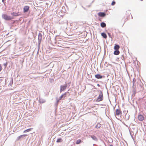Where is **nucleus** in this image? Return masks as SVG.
<instances>
[{"label":"nucleus","mask_w":146,"mask_h":146,"mask_svg":"<svg viewBox=\"0 0 146 146\" xmlns=\"http://www.w3.org/2000/svg\"><path fill=\"white\" fill-rule=\"evenodd\" d=\"M2 17L3 19L7 21L10 20L14 19L13 16H9L6 14L2 15Z\"/></svg>","instance_id":"1"},{"label":"nucleus","mask_w":146,"mask_h":146,"mask_svg":"<svg viewBox=\"0 0 146 146\" xmlns=\"http://www.w3.org/2000/svg\"><path fill=\"white\" fill-rule=\"evenodd\" d=\"M103 99V96L102 93L101 92L99 94V96L96 100V101L99 102L102 101Z\"/></svg>","instance_id":"2"},{"label":"nucleus","mask_w":146,"mask_h":146,"mask_svg":"<svg viewBox=\"0 0 146 146\" xmlns=\"http://www.w3.org/2000/svg\"><path fill=\"white\" fill-rule=\"evenodd\" d=\"M138 119L140 121H142L144 120V117L141 114H139L138 116Z\"/></svg>","instance_id":"3"},{"label":"nucleus","mask_w":146,"mask_h":146,"mask_svg":"<svg viewBox=\"0 0 146 146\" xmlns=\"http://www.w3.org/2000/svg\"><path fill=\"white\" fill-rule=\"evenodd\" d=\"M121 114V112L120 109H117L116 110L115 115H119Z\"/></svg>","instance_id":"4"},{"label":"nucleus","mask_w":146,"mask_h":146,"mask_svg":"<svg viewBox=\"0 0 146 146\" xmlns=\"http://www.w3.org/2000/svg\"><path fill=\"white\" fill-rule=\"evenodd\" d=\"M11 15H12V16H13V17H17L20 15V14L19 12L15 13V12H13L11 13Z\"/></svg>","instance_id":"5"},{"label":"nucleus","mask_w":146,"mask_h":146,"mask_svg":"<svg viewBox=\"0 0 146 146\" xmlns=\"http://www.w3.org/2000/svg\"><path fill=\"white\" fill-rule=\"evenodd\" d=\"M29 7L28 6H25L23 9L24 12L26 13L28 12L29 10Z\"/></svg>","instance_id":"6"},{"label":"nucleus","mask_w":146,"mask_h":146,"mask_svg":"<svg viewBox=\"0 0 146 146\" xmlns=\"http://www.w3.org/2000/svg\"><path fill=\"white\" fill-rule=\"evenodd\" d=\"M67 87L66 85L64 86H60V92L64 91L65 90Z\"/></svg>","instance_id":"7"},{"label":"nucleus","mask_w":146,"mask_h":146,"mask_svg":"<svg viewBox=\"0 0 146 146\" xmlns=\"http://www.w3.org/2000/svg\"><path fill=\"white\" fill-rule=\"evenodd\" d=\"M27 134H24V135H21L19 137H18L17 139V140L18 141L20 140V139L22 138H23L25 136H27Z\"/></svg>","instance_id":"8"},{"label":"nucleus","mask_w":146,"mask_h":146,"mask_svg":"<svg viewBox=\"0 0 146 146\" xmlns=\"http://www.w3.org/2000/svg\"><path fill=\"white\" fill-rule=\"evenodd\" d=\"M95 76L96 78L98 79H101L102 78V76L99 74H97L95 75Z\"/></svg>","instance_id":"9"},{"label":"nucleus","mask_w":146,"mask_h":146,"mask_svg":"<svg viewBox=\"0 0 146 146\" xmlns=\"http://www.w3.org/2000/svg\"><path fill=\"white\" fill-rule=\"evenodd\" d=\"M66 92H65L63 94H62L60 97V100H61L63 98H65L66 96Z\"/></svg>","instance_id":"10"},{"label":"nucleus","mask_w":146,"mask_h":146,"mask_svg":"<svg viewBox=\"0 0 146 146\" xmlns=\"http://www.w3.org/2000/svg\"><path fill=\"white\" fill-rule=\"evenodd\" d=\"M98 15L101 17H104L105 16V14L104 13L100 12L98 13Z\"/></svg>","instance_id":"11"},{"label":"nucleus","mask_w":146,"mask_h":146,"mask_svg":"<svg viewBox=\"0 0 146 146\" xmlns=\"http://www.w3.org/2000/svg\"><path fill=\"white\" fill-rule=\"evenodd\" d=\"M120 47L119 45L115 44L114 48L115 50H117Z\"/></svg>","instance_id":"12"},{"label":"nucleus","mask_w":146,"mask_h":146,"mask_svg":"<svg viewBox=\"0 0 146 146\" xmlns=\"http://www.w3.org/2000/svg\"><path fill=\"white\" fill-rule=\"evenodd\" d=\"M38 39L40 40H41L42 39V35L41 33H39L38 34Z\"/></svg>","instance_id":"13"},{"label":"nucleus","mask_w":146,"mask_h":146,"mask_svg":"<svg viewBox=\"0 0 146 146\" xmlns=\"http://www.w3.org/2000/svg\"><path fill=\"white\" fill-rule=\"evenodd\" d=\"M101 35L104 38H106L107 37L106 35L104 33H101Z\"/></svg>","instance_id":"14"},{"label":"nucleus","mask_w":146,"mask_h":146,"mask_svg":"<svg viewBox=\"0 0 146 146\" xmlns=\"http://www.w3.org/2000/svg\"><path fill=\"white\" fill-rule=\"evenodd\" d=\"M120 53V52L119 50H116L114 52V54L115 55H118Z\"/></svg>","instance_id":"15"},{"label":"nucleus","mask_w":146,"mask_h":146,"mask_svg":"<svg viewBox=\"0 0 146 146\" xmlns=\"http://www.w3.org/2000/svg\"><path fill=\"white\" fill-rule=\"evenodd\" d=\"M101 26L102 27H106V24L104 22H102L100 24Z\"/></svg>","instance_id":"16"},{"label":"nucleus","mask_w":146,"mask_h":146,"mask_svg":"<svg viewBox=\"0 0 146 146\" xmlns=\"http://www.w3.org/2000/svg\"><path fill=\"white\" fill-rule=\"evenodd\" d=\"M62 141V140L61 138L58 139L56 141V142L57 143L61 142Z\"/></svg>","instance_id":"17"},{"label":"nucleus","mask_w":146,"mask_h":146,"mask_svg":"<svg viewBox=\"0 0 146 146\" xmlns=\"http://www.w3.org/2000/svg\"><path fill=\"white\" fill-rule=\"evenodd\" d=\"M33 129V128H29V129H28L25 130L23 132L24 133H25V132H28L29 131H31L32 129Z\"/></svg>","instance_id":"18"},{"label":"nucleus","mask_w":146,"mask_h":146,"mask_svg":"<svg viewBox=\"0 0 146 146\" xmlns=\"http://www.w3.org/2000/svg\"><path fill=\"white\" fill-rule=\"evenodd\" d=\"M91 138L94 140H97V138L94 135H92L91 136Z\"/></svg>","instance_id":"19"},{"label":"nucleus","mask_w":146,"mask_h":146,"mask_svg":"<svg viewBox=\"0 0 146 146\" xmlns=\"http://www.w3.org/2000/svg\"><path fill=\"white\" fill-rule=\"evenodd\" d=\"M81 142V141L80 139H78L77 140L76 143L77 144H80Z\"/></svg>","instance_id":"20"},{"label":"nucleus","mask_w":146,"mask_h":146,"mask_svg":"<svg viewBox=\"0 0 146 146\" xmlns=\"http://www.w3.org/2000/svg\"><path fill=\"white\" fill-rule=\"evenodd\" d=\"M136 82V80L135 79H134L133 80V86H134V84H135V82Z\"/></svg>","instance_id":"21"},{"label":"nucleus","mask_w":146,"mask_h":146,"mask_svg":"<svg viewBox=\"0 0 146 146\" xmlns=\"http://www.w3.org/2000/svg\"><path fill=\"white\" fill-rule=\"evenodd\" d=\"M115 4V2L114 1H113L112 3H111V5H114Z\"/></svg>","instance_id":"22"},{"label":"nucleus","mask_w":146,"mask_h":146,"mask_svg":"<svg viewBox=\"0 0 146 146\" xmlns=\"http://www.w3.org/2000/svg\"><path fill=\"white\" fill-rule=\"evenodd\" d=\"M2 70V67L0 65V72Z\"/></svg>","instance_id":"23"},{"label":"nucleus","mask_w":146,"mask_h":146,"mask_svg":"<svg viewBox=\"0 0 146 146\" xmlns=\"http://www.w3.org/2000/svg\"><path fill=\"white\" fill-rule=\"evenodd\" d=\"M4 65H5L6 66V64H4Z\"/></svg>","instance_id":"24"},{"label":"nucleus","mask_w":146,"mask_h":146,"mask_svg":"<svg viewBox=\"0 0 146 146\" xmlns=\"http://www.w3.org/2000/svg\"><path fill=\"white\" fill-rule=\"evenodd\" d=\"M4 0H2V1H3H3H4Z\"/></svg>","instance_id":"25"},{"label":"nucleus","mask_w":146,"mask_h":146,"mask_svg":"<svg viewBox=\"0 0 146 146\" xmlns=\"http://www.w3.org/2000/svg\"><path fill=\"white\" fill-rule=\"evenodd\" d=\"M110 146H113V145H111Z\"/></svg>","instance_id":"26"},{"label":"nucleus","mask_w":146,"mask_h":146,"mask_svg":"<svg viewBox=\"0 0 146 146\" xmlns=\"http://www.w3.org/2000/svg\"><path fill=\"white\" fill-rule=\"evenodd\" d=\"M141 1H142L143 0H140Z\"/></svg>","instance_id":"27"}]
</instances>
